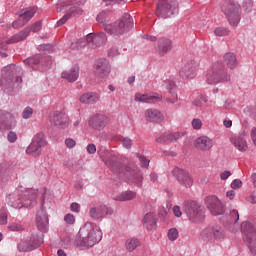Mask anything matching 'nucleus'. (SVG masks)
I'll return each instance as SVG.
<instances>
[{
    "label": "nucleus",
    "instance_id": "nucleus-1",
    "mask_svg": "<svg viewBox=\"0 0 256 256\" xmlns=\"http://www.w3.org/2000/svg\"><path fill=\"white\" fill-rule=\"evenodd\" d=\"M105 165L119 179H125L129 185L135 187H143V172L135 165H125L119 161V157L114 154H108L103 159Z\"/></svg>",
    "mask_w": 256,
    "mask_h": 256
},
{
    "label": "nucleus",
    "instance_id": "nucleus-2",
    "mask_svg": "<svg viewBox=\"0 0 256 256\" xmlns=\"http://www.w3.org/2000/svg\"><path fill=\"white\" fill-rule=\"evenodd\" d=\"M103 239V232L97 225L87 222L80 228L74 239V245L77 249L85 251L94 247Z\"/></svg>",
    "mask_w": 256,
    "mask_h": 256
},
{
    "label": "nucleus",
    "instance_id": "nucleus-3",
    "mask_svg": "<svg viewBox=\"0 0 256 256\" xmlns=\"http://www.w3.org/2000/svg\"><path fill=\"white\" fill-rule=\"evenodd\" d=\"M21 71V67L15 64H10L1 70L2 78L0 83L4 93H13L15 84L22 83L23 78H21Z\"/></svg>",
    "mask_w": 256,
    "mask_h": 256
},
{
    "label": "nucleus",
    "instance_id": "nucleus-4",
    "mask_svg": "<svg viewBox=\"0 0 256 256\" xmlns=\"http://www.w3.org/2000/svg\"><path fill=\"white\" fill-rule=\"evenodd\" d=\"M135 27L133 17L129 13H124L117 21L105 26L106 33L110 35H125Z\"/></svg>",
    "mask_w": 256,
    "mask_h": 256
},
{
    "label": "nucleus",
    "instance_id": "nucleus-5",
    "mask_svg": "<svg viewBox=\"0 0 256 256\" xmlns=\"http://www.w3.org/2000/svg\"><path fill=\"white\" fill-rule=\"evenodd\" d=\"M8 204L14 209H26L37 205V193L27 190L24 194L10 195Z\"/></svg>",
    "mask_w": 256,
    "mask_h": 256
},
{
    "label": "nucleus",
    "instance_id": "nucleus-6",
    "mask_svg": "<svg viewBox=\"0 0 256 256\" xmlns=\"http://www.w3.org/2000/svg\"><path fill=\"white\" fill-rule=\"evenodd\" d=\"M221 11L226 15L230 25L237 27L241 21V5L234 0H225L221 5Z\"/></svg>",
    "mask_w": 256,
    "mask_h": 256
},
{
    "label": "nucleus",
    "instance_id": "nucleus-7",
    "mask_svg": "<svg viewBox=\"0 0 256 256\" xmlns=\"http://www.w3.org/2000/svg\"><path fill=\"white\" fill-rule=\"evenodd\" d=\"M231 81V76L227 74L225 66L221 63H216L207 71L206 82L208 85H217V83H226Z\"/></svg>",
    "mask_w": 256,
    "mask_h": 256
},
{
    "label": "nucleus",
    "instance_id": "nucleus-8",
    "mask_svg": "<svg viewBox=\"0 0 256 256\" xmlns=\"http://www.w3.org/2000/svg\"><path fill=\"white\" fill-rule=\"evenodd\" d=\"M183 211L192 223H203L205 221V212L197 201H185Z\"/></svg>",
    "mask_w": 256,
    "mask_h": 256
},
{
    "label": "nucleus",
    "instance_id": "nucleus-9",
    "mask_svg": "<svg viewBox=\"0 0 256 256\" xmlns=\"http://www.w3.org/2000/svg\"><path fill=\"white\" fill-rule=\"evenodd\" d=\"M155 13L162 19H170L179 13V4L177 0H159Z\"/></svg>",
    "mask_w": 256,
    "mask_h": 256
},
{
    "label": "nucleus",
    "instance_id": "nucleus-10",
    "mask_svg": "<svg viewBox=\"0 0 256 256\" xmlns=\"http://www.w3.org/2000/svg\"><path fill=\"white\" fill-rule=\"evenodd\" d=\"M241 231L243 235V240L247 247L250 249L251 253L256 256V229L251 222H243L241 224Z\"/></svg>",
    "mask_w": 256,
    "mask_h": 256
},
{
    "label": "nucleus",
    "instance_id": "nucleus-11",
    "mask_svg": "<svg viewBox=\"0 0 256 256\" xmlns=\"http://www.w3.org/2000/svg\"><path fill=\"white\" fill-rule=\"evenodd\" d=\"M42 147H47V139L43 132H39L32 138V142L27 147L26 153L27 155H32V157H40Z\"/></svg>",
    "mask_w": 256,
    "mask_h": 256
},
{
    "label": "nucleus",
    "instance_id": "nucleus-12",
    "mask_svg": "<svg viewBox=\"0 0 256 256\" xmlns=\"http://www.w3.org/2000/svg\"><path fill=\"white\" fill-rule=\"evenodd\" d=\"M43 245V233L32 234L29 241H22L18 244V250L21 253H27L29 251H35Z\"/></svg>",
    "mask_w": 256,
    "mask_h": 256
},
{
    "label": "nucleus",
    "instance_id": "nucleus-13",
    "mask_svg": "<svg viewBox=\"0 0 256 256\" xmlns=\"http://www.w3.org/2000/svg\"><path fill=\"white\" fill-rule=\"evenodd\" d=\"M42 25L43 22L41 20L35 22L30 28L26 27L24 30L14 34L10 39H8L7 43H19L20 41H25V39L29 37L31 31H33V33L41 31Z\"/></svg>",
    "mask_w": 256,
    "mask_h": 256
},
{
    "label": "nucleus",
    "instance_id": "nucleus-14",
    "mask_svg": "<svg viewBox=\"0 0 256 256\" xmlns=\"http://www.w3.org/2000/svg\"><path fill=\"white\" fill-rule=\"evenodd\" d=\"M205 205L212 215L217 216L225 213V206L217 196L206 197Z\"/></svg>",
    "mask_w": 256,
    "mask_h": 256
},
{
    "label": "nucleus",
    "instance_id": "nucleus-15",
    "mask_svg": "<svg viewBox=\"0 0 256 256\" xmlns=\"http://www.w3.org/2000/svg\"><path fill=\"white\" fill-rule=\"evenodd\" d=\"M93 69L96 77L105 79V77H109V73H111V64H109V60L100 58L95 61Z\"/></svg>",
    "mask_w": 256,
    "mask_h": 256
},
{
    "label": "nucleus",
    "instance_id": "nucleus-16",
    "mask_svg": "<svg viewBox=\"0 0 256 256\" xmlns=\"http://www.w3.org/2000/svg\"><path fill=\"white\" fill-rule=\"evenodd\" d=\"M172 175L182 187L189 188L193 186V178L185 169L176 167L172 170Z\"/></svg>",
    "mask_w": 256,
    "mask_h": 256
},
{
    "label": "nucleus",
    "instance_id": "nucleus-17",
    "mask_svg": "<svg viewBox=\"0 0 256 256\" xmlns=\"http://www.w3.org/2000/svg\"><path fill=\"white\" fill-rule=\"evenodd\" d=\"M43 202L41 203L40 209L36 212V225L41 233H47V227L49 225V216L45 211Z\"/></svg>",
    "mask_w": 256,
    "mask_h": 256
},
{
    "label": "nucleus",
    "instance_id": "nucleus-18",
    "mask_svg": "<svg viewBox=\"0 0 256 256\" xmlns=\"http://www.w3.org/2000/svg\"><path fill=\"white\" fill-rule=\"evenodd\" d=\"M113 213V209L109 208L106 205H100L97 207L90 208L89 215L92 219H105L107 215H111Z\"/></svg>",
    "mask_w": 256,
    "mask_h": 256
},
{
    "label": "nucleus",
    "instance_id": "nucleus-19",
    "mask_svg": "<svg viewBox=\"0 0 256 256\" xmlns=\"http://www.w3.org/2000/svg\"><path fill=\"white\" fill-rule=\"evenodd\" d=\"M52 124L58 129H67L69 127V116L61 111H55L52 116Z\"/></svg>",
    "mask_w": 256,
    "mask_h": 256
},
{
    "label": "nucleus",
    "instance_id": "nucleus-20",
    "mask_svg": "<svg viewBox=\"0 0 256 256\" xmlns=\"http://www.w3.org/2000/svg\"><path fill=\"white\" fill-rule=\"evenodd\" d=\"M89 127L95 131H101L107 126V116L102 114H96L89 119Z\"/></svg>",
    "mask_w": 256,
    "mask_h": 256
},
{
    "label": "nucleus",
    "instance_id": "nucleus-21",
    "mask_svg": "<svg viewBox=\"0 0 256 256\" xmlns=\"http://www.w3.org/2000/svg\"><path fill=\"white\" fill-rule=\"evenodd\" d=\"M173 49V42L169 38H159L156 45V52L161 55V57L167 55L169 51Z\"/></svg>",
    "mask_w": 256,
    "mask_h": 256
},
{
    "label": "nucleus",
    "instance_id": "nucleus-22",
    "mask_svg": "<svg viewBox=\"0 0 256 256\" xmlns=\"http://www.w3.org/2000/svg\"><path fill=\"white\" fill-rule=\"evenodd\" d=\"M196 75L197 68L195 67V64L191 62L186 63L179 71V76L182 79H195Z\"/></svg>",
    "mask_w": 256,
    "mask_h": 256
},
{
    "label": "nucleus",
    "instance_id": "nucleus-23",
    "mask_svg": "<svg viewBox=\"0 0 256 256\" xmlns=\"http://www.w3.org/2000/svg\"><path fill=\"white\" fill-rule=\"evenodd\" d=\"M15 116L8 111L0 110V127L11 129L15 124Z\"/></svg>",
    "mask_w": 256,
    "mask_h": 256
},
{
    "label": "nucleus",
    "instance_id": "nucleus-24",
    "mask_svg": "<svg viewBox=\"0 0 256 256\" xmlns=\"http://www.w3.org/2000/svg\"><path fill=\"white\" fill-rule=\"evenodd\" d=\"M184 136L185 133L183 132L164 133L156 138V143H174V141H179Z\"/></svg>",
    "mask_w": 256,
    "mask_h": 256
},
{
    "label": "nucleus",
    "instance_id": "nucleus-25",
    "mask_svg": "<svg viewBox=\"0 0 256 256\" xmlns=\"http://www.w3.org/2000/svg\"><path fill=\"white\" fill-rule=\"evenodd\" d=\"M146 121L150 123H163L165 116L157 109H147L145 112Z\"/></svg>",
    "mask_w": 256,
    "mask_h": 256
},
{
    "label": "nucleus",
    "instance_id": "nucleus-26",
    "mask_svg": "<svg viewBox=\"0 0 256 256\" xmlns=\"http://www.w3.org/2000/svg\"><path fill=\"white\" fill-rule=\"evenodd\" d=\"M195 147L200 151H209L213 147V140L207 136H201L195 140Z\"/></svg>",
    "mask_w": 256,
    "mask_h": 256
},
{
    "label": "nucleus",
    "instance_id": "nucleus-27",
    "mask_svg": "<svg viewBox=\"0 0 256 256\" xmlns=\"http://www.w3.org/2000/svg\"><path fill=\"white\" fill-rule=\"evenodd\" d=\"M143 227L147 231H155V227H157V215L153 212L147 213L143 218Z\"/></svg>",
    "mask_w": 256,
    "mask_h": 256
},
{
    "label": "nucleus",
    "instance_id": "nucleus-28",
    "mask_svg": "<svg viewBox=\"0 0 256 256\" xmlns=\"http://www.w3.org/2000/svg\"><path fill=\"white\" fill-rule=\"evenodd\" d=\"M86 39L88 43H93V45H96V47H101V45L107 42V34H105V32L88 34Z\"/></svg>",
    "mask_w": 256,
    "mask_h": 256
},
{
    "label": "nucleus",
    "instance_id": "nucleus-29",
    "mask_svg": "<svg viewBox=\"0 0 256 256\" xmlns=\"http://www.w3.org/2000/svg\"><path fill=\"white\" fill-rule=\"evenodd\" d=\"M61 77L69 83H75L79 79V66L74 65L71 69L62 72Z\"/></svg>",
    "mask_w": 256,
    "mask_h": 256
},
{
    "label": "nucleus",
    "instance_id": "nucleus-30",
    "mask_svg": "<svg viewBox=\"0 0 256 256\" xmlns=\"http://www.w3.org/2000/svg\"><path fill=\"white\" fill-rule=\"evenodd\" d=\"M99 101V94L96 92H86L80 96V102L84 105H95Z\"/></svg>",
    "mask_w": 256,
    "mask_h": 256
},
{
    "label": "nucleus",
    "instance_id": "nucleus-31",
    "mask_svg": "<svg viewBox=\"0 0 256 256\" xmlns=\"http://www.w3.org/2000/svg\"><path fill=\"white\" fill-rule=\"evenodd\" d=\"M77 17V15H83V9L81 8H74L70 10L67 14H65L60 20L57 21L55 27H61V25H65L71 17Z\"/></svg>",
    "mask_w": 256,
    "mask_h": 256
},
{
    "label": "nucleus",
    "instance_id": "nucleus-32",
    "mask_svg": "<svg viewBox=\"0 0 256 256\" xmlns=\"http://www.w3.org/2000/svg\"><path fill=\"white\" fill-rule=\"evenodd\" d=\"M231 143L238 149V151H241V153H245L247 149H249V146H247V140L243 138V136H234L231 138Z\"/></svg>",
    "mask_w": 256,
    "mask_h": 256
},
{
    "label": "nucleus",
    "instance_id": "nucleus-33",
    "mask_svg": "<svg viewBox=\"0 0 256 256\" xmlns=\"http://www.w3.org/2000/svg\"><path fill=\"white\" fill-rule=\"evenodd\" d=\"M39 63H41V55L39 54H36L24 60V65H26L28 69H33L34 71H37V69H39Z\"/></svg>",
    "mask_w": 256,
    "mask_h": 256
},
{
    "label": "nucleus",
    "instance_id": "nucleus-34",
    "mask_svg": "<svg viewBox=\"0 0 256 256\" xmlns=\"http://www.w3.org/2000/svg\"><path fill=\"white\" fill-rule=\"evenodd\" d=\"M96 21L101 23L105 30V26L109 25V22L111 21V10H103L100 12L96 17Z\"/></svg>",
    "mask_w": 256,
    "mask_h": 256
},
{
    "label": "nucleus",
    "instance_id": "nucleus-35",
    "mask_svg": "<svg viewBox=\"0 0 256 256\" xmlns=\"http://www.w3.org/2000/svg\"><path fill=\"white\" fill-rule=\"evenodd\" d=\"M224 63L227 65L229 69H235L237 67V55L233 52H227L224 55Z\"/></svg>",
    "mask_w": 256,
    "mask_h": 256
},
{
    "label": "nucleus",
    "instance_id": "nucleus-36",
    "mask_svg": "<svg viewBox=\"0 0 256 256\" xmlns=\"http://www.w3.org/2000/svg\"><path fill=\"white\" fill-rule=\"evenodd\" d=\"M212 235L216 241H223L225 239V229L223 226L216 224L212 227Z\"/></svg>",
    "mask_w": 256,
    "mask_h": 256
},
{
    "label": "nucleus",
    "instance_id": "nucleus-37",
    "mask_svg": "<svg viewBox=\"0 0 256 256\" xmlns=\"http://www.w3.org/2000/svg\"><path fill=\"white\" fill-rule=\"evenodd\" d=\"M137 197L134 191H125L115 197V201H131Z\"/></svg>",
    "mask_w": 256,
    "mask_h": 256
},
{
    "label": "nucleus",
    "instance_id": "nucleus-38",
    "mask_svg": "<svg viewBox=\"0 0 256 256\" xmlns=\"http://www.w3.org/2000/svg\"><path fill=\"white\" fill-rule=\"evenodd\" d=\"M125 245L127 251H129V253H133V251H135L137 247L141 246V242L137 238H131L126 241Z\"/></svg>",
    "mask_w": 256,
    "mask_h": 256
},
{
    "label": "nucleus",
    "instance_id": "nucleus-39",
    "mask_svg": "<svg viewBox=\"0 0 256 256\" xmlns=\"http://www.w3.org/2000/svg\"><path fill=\"white\" fill-rule=\"evenodd\" d=\"M35 13H37V8L32 7L27 9L24 13L20 14V17H22L27 23L35 17Z\"/></svg>",
    "mask_w": 256,
    "mask_h": 256
},
{
    "label": "nucleus",
    "instance_id": "nucleus-40",
    "mask_svg": "<svg viewBox=\"0 0 256 256\" xmlns=\"http://www.w3.org/2000/svg\"><path fill=\"white\" fill-rule=\"evenodd\" d=\"M153 99H159L157 96H148L147 94H136L135 101H139L140 103H151Z\"/></svg>",
    "mask_w": 256,
    "mask_h": 256
},
{
    "label": "nucleus",
    "instance_id": "nucleus-41",
    "mask_svg": "<svg viewBox=\"0 0 256 256\" xmlns=\"http://www.w3.org/2000/svg\"><path fill=\"white\" fill-rule=\"evenodd\" d=\"M201 237L204 241H212L213 239V228H205L201 232Z\"/></svg>",
    "mask_w": 256,
    "mask_h": 256
},
{
    "label": "nucleus",
    "instance_id": "nucleus-42",
    "mask_svg": "<svg viewBox=\"0 0 256 256\" xmlns=\"http://www.w3.org/2000/svg\"><path fill=\"white\" fill-rule=\"evenodd\" d=\"M239 221V211L233 209L228 215V223H237Z\"/></svg>",
    "mask_w": 256,
    "mask_h": 256
},
{
    "label": "nucleus",
    "instance_id": "nucleus-43",
    "mask_svg": "<svg viewBox=\"0 0 256 256\" xmlns=\"http://www.w3.org/2000/svg\"><path fill=\"white\" fill-rule=\"evenodd\" d=\"M120 3H127V0H102L104 7H115V5H119Z\"/></svg>",
    "mask_w": 256,
    "mask_h": 256
},
{
    "label": "nucleus",
    "instance_id": "nucleus-44",
    "mask_svg": "<svg viewBox=\"0 0 256 256\" xmlns=\"http://www.w3.org/2000/svg\"><path fill=\"white\" fill-rule=\"evenodd\" d=\"M178 237H179V230H177L176 228H171L168 231L169 241H177Z\"/></svg>",
    "mask_w": 256,
    "mask_h": 256
},
{
    "label": "nucleus",
    "instance_id": "nucleus-45",
    "mask_svg": "<svg viewBox=\"0 0 256 256\" xmlns=\"http://www.w3.org/2000/svg\"><path fill=\"white\" fill-rule=\"evenodd\" d=\"M25 25H27V22L21 16L12 23L13 29H21V27H25Z\"/></svg>",
    "mask_w": 256,
    "mask_h": 256
},
{
    "label": "nucleus",
    "instance_id": "nucleus-46",
    "mask_svg": "<svg viewBox=\"0 0 256 256\" xmlns=\"http://www.w3.org/2000/svg\"><path fill=\"white\" fill-rule=\"evenodd\" d=\"M242 8L245 13H251L253 11V1L252 0H244L242 4Z\"/></svg>",
    "mask_w": 256,
    "mask_h": 256
},
{
    "label": "nucleus",
    "instance_id": "nucleus-47",
    "mask_svg": "<svg viewBox=\"0 0 256 256\" xmlns=\"http://www.w3.org/2000/svg\"><path fill=\"white\" fill-rule=\"evenodd\" d=\"M0 225H7V209L5 207L0 209Z\"/></svg>",
    "mask_w": 256,
    "mask_h": 256
},
{
    "label": "nucleus",
    "instance_id": "nucleus-48",
    "mask_svg": "<svg viewBox=\"0 0 256 256\" xmlns=\"http://www.w3.org/2000/svg\"><path fill=\"white\" fill-rule=\"evenodd\" d=\"M69 1H70V4L68 5V7H70V9H79V7H75V6L85 5L87 3V0H69Z\"/></svg>",
    "mask_w": 256,
    "mask_h": 256
},
{
    "label": "nucleus",
    "instance_id": "nucleus-49",
    "mask_svg": "<svg viewBox=\"0 0 256 256\" xmlns=\"http://www.w3.org/2000/svg\"><path fill=\"white\" fill-rule=\"evenodd\" d=\"M214 33L217 37H225L229 35V30L227 28L219 27L215 29Z\"/></svg>",
    "mask_w": 256,
    "mask_h": 256
},
{
    "label": "nucleus",
    "instance_id": "nucleus-50",
    "mask_svg": "<svg viewBox=\"0 0 256 256\" xmlns=\"http://www.w3.org/2000/svg\"><path fill=\"white\" fill-rule=\"evenodd\" d=\"M203 101L204 103H207V97L205 96H199L193 101V105L195 107H203Z\"/></svg>",
    "mask_w": 256,
    "mask_h": 256
},
{
    "label": "nucleus",
    "instance_id": "nucleus-51",
    "mask_svg": "<svg viewBox=\"0 0 256 256\" xmlns=\"http://www.w3.org/2000/svg\"><path fill=\"white\" fill-rule=\"evenodd\" d=\"M136 157L140 161V167H143L144 169H147V167H149V160L148 159L141 156V154H136Z\"/></svg>",
    "mask_w": 256,
    "mask_h": 256
},
{
    "label": "nucleus",
    "instance_id": "nucleus-52",
    "mask_svg": "<svg viewBox=\"0 0 256 256\" xmlns=\"http://www.w3.org/2000/svg\"><path fill=\"white\" fill-rule=\"evenodd\" d=\"M33 116V108L31 107H26L23 112H22V118L23 119H31V117Z\"/></svg>",
    "mask_w": 256,
    "mask_h": 256
},
{
    "label": "nucleus",
    "instance_id": "nucleus-53",
    "mask_svg": "<svg viewBox=\"0 0 256 256\" xmlns=\"http://www.w3.org/2000/svg\"><path fill=\"white\" fill-rule=\"evenodd\" d=\"M177 88V86L175 85V82H173V81H168V82H166V89L169 91V93L171 94V95H175V94H177L176 92H175V89Z\"/></svg>",
    "mask_w": 256,
    "mask_h": 256
},
{
    "label": "nucleus",
    "instance_id": "nucleus-54",
    "mask_svg": "<svg viewBox=\"0 0 256 256\" xmlns=\"http://www.w3.org/2000/svg\"><path fill=\"white\" fill-rule=\"evenodd\" d=\"M230 187L231 189H241V187H243V181H241V179H234Z\"/></svg>",
    "mask_w": 256,
    "mask_h": 256
},
{
    "label": "nucleus",
    "instance_id": "nucleus-55",
    "mask_svg": "<svg viewBox=\"0 0 256 256\" xmlns=\"http://www.w3.org/2000/svg\"><path fill=\"white\" fill-rule=\"evenodd\" d=\"M64 221L65 223H67V225H73L75 223V216L71 213L66 214L64 217Z\"/></svg>",
    "mask_w": 256,
    "mask_h": 256
},
{
    "label": "nucleus",
    "instance_id": "nucleus-56",
    "mask_svg": "<svg viewBox=\"0 0 256 256\" xmlns=\"http://www.w3.org/2000/svg\"><path fill=\"white\" fill-rule=\"evenodd\" d=\"M192 127L193 129L199 130L203 127V122H201V119L194 118L192 120Z\"/></svg>",
    "mask_w": 256,
    "mask_h": 256
},
{
    "label": "nucleus",
    "instance_id": "nucleus-57",
    "mask_svg": "<svg viewBox=\"0 0 256 256\" xmlns=\"http://www.w3.org/2000/svg\"><path fill=\"white\" fill-rule=\"evenodd\" d=\"M65 145L68 149H73L77 145V142L72 138H66Z\"/></svg>",
    "mask_w": 256,
    "mask_h": 256
},
{
    "label": "nucleus",
    "instance_id": "nucleus-58",
    "mask_svg": "<svg viewBox=\"0 0 256 256\" xmlns=\"http://www.w3.org/2000/svg\"><path fill=\"white\" fill-rule=\"evenodd\" d=\"M7 139L9 143H15V141H17V133L14 131L8 132Z\"/></svg>",
    "mask_w": 256,
    "mask_h": 256
},
{
    "label": "nucleus",
    "instance_id": "nucleus-59",
    "mask_svg": "<svg viewBox=\"0 0 256 256\" xmlns=\"http://www.w3.org/2000/svg\"><path fill=\"white\" fill-rule=\"evenodd\" d=\"M122 145L125 147V149H131L132 141L131 138L125 137L122 140Z\"/></svg>",
    "mask_w": 256,
    "mask_h": 256
},
{
    "label": "nucleus",
    "instance_id": "nucleus-60",
    "mask_svg": "<svg viewBox=\"0 0 256 256\" xmlns=\"http://www.w3.org/2000/svg\"><path fill=\"white\" fill-rule=\"evenodd\" d=\"M87 152L90 155H95V153H97V146H95V144H88L87 146Z\"/></svg>",
    "mask_w": 256,
    "mask_h": 256
},
{
    "label": "nucleus",
    "instance_id": "nucleus-61",
    "mask_svg": "<svg viewBox=\"0 0 256 256\" xmlns=\"http://www.w3.org/2000/svg\"><path fill=\"white\" fill-rule=\"evenodd\" d=\"M229 177H231V171H229V170H225L224 172H222L220 174V179L222 181H227V179H229Z\"/></svg>",
    "mask_w": 256,
    "mask_h": 256
},
{
    "label": "nucleus",
    "instance_id": "nucleus-62",
    "mask_svg": "<svg viewBox=\"0 0 256 256\" xmlns=\"http://www.w3.org/2000/svg\"><path fill=\"white\" fill-rule=\"evenodd\" d=\"M9 229L10 231H23V226L21 224H12Z\"/></svg>",
    "mask_w": 256,
    "mask_h": 256
},
{
    "label": "nucleus",
    "instance_id": "nucleus-63",
    "mask_svg": "<svg viewBox=\"0 0 256 256\" xmlns=\"http://www.w3.org/2000/svg\"><path fill=\"white\" fill-rule=\"evenodd\" d=\"M173 213L175 217H181L183 215V213L181 212V207L177 205L173 207Z\"/></svg>",
    "mask_w": 256,
    "mask_h": 256
},
{
    "label": "nucleus",
    "instance_id": "nucleus-64",
    "mask_svg": "<svg viewBox=\"0 0 256 256\" xmlns=\"http://www.w3.org/2000/svg\"><path fill=\"white\" fill-rule=\"evenodd\" d=\"M251 137L254 145L256 146V127H253L251 130Z\"/></svg>",
    "mask_w": 256,
    "mask_h": 256
}]
</instances>
